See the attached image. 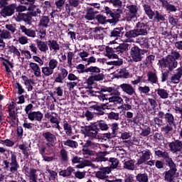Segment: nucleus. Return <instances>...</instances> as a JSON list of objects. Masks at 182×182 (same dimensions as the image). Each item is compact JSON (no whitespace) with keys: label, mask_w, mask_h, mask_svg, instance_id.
Returning <instances> with one entry per match:
<instances>
[{"label":"nucleus","mask_w":182,"mask_h":182,"mask_svg":"<svg viewBox=\"0 0 182 182\" xmlns=\"http://www.w3.org/2000/svg\"><path fill=\"white\" fill-rule=\"evenodd\" d=\"M3 164L5 166L6 169H9V171L11 173H15L20 168L19 163L17 160L16 152H14V151H10V157L5 161H3Z\"/></svg>","instance_id":"1"},{"label":"nucleus","mask_w":182,"mask_h":182,"mask_svg":"<svg viewBox=\"0 0 182 182\" xmlns=\"http://www.w3.org/2000/svg\"><path fill=\"white\" fill-rule=\"evenodd\" d=\"M18 3H20L21 5H18L16 4L15 10L18 14L22 12L28 11H34L36 9V0H16ZM26 5V6H23ZM26 6H28V7Z\"/></svg>","instance_id":"2"},{"label":"nucleus","mask_w":182,"mask_h":182,"mask_svg":"<svg viewBox=\"0 0 182 182\" xmlns=\"http://www.w3.org/2000/svg\"><path fill=\"white\" fill-rule=\"evenodd\" d=\"M89 73H90V75L87 79V84L88 85H92L95 83V81H102L105 77L103 71H102L101 68L97 66L94 68Z\"/></svg>","instance_id":"3"},{"label":"nucleus","mask_w":182,"mask_h":182,"mask_svg":"<svg viewBox=\"0 0 182 182\" xmlns=\"http://www.w3.org/2000/svg\"><path fill=\"white\" fill-rule=\"evenodd\" d=\"M148 53V50L141 49L139 46L134 45L130 50V57L135 63L142 61L144 55Z\"/></svg>","instance_id":"4"},{"label":"nucleus","mask_w":182,"mask_h":182,"mask_svg":"<svg viewBox=\"0 0 182 182\" xmlns=\"http://www.w3.org/2000/svg\"><path fill=\"white\" fill-rule=\"evenodd\" d=\"M105 13L108 18H111L107 19V22L111 24H117L121 18V15L114 9L112 10L109 6H105Z\"/></svg>","instance_id":"5"},{"label":"nucleus","mask_w":182,"mask_h":182,"mask_svg":"<svg viewBox=\"0 0 182 182\" xmlns=\"http://www.w3.org/2000/svg\"><path fill=\"white\" fill-rule=\"evenodd\" d=\"M37 13L33 11H31L30 12L25 13H18V15L15 17V20L16 22L23 21L27 25L31 26L32 24V16H36Z\"/></svg>","instance_id":"6"},{"label":"nucleus","mask_w":182,"mask_h":182,"mask_svg":"<svg viewBox=\"0 0 182 182\" xmlns=\"http://www.w3.org/2000/svg\"><path fill=\"white\" fill-rule=\"evenodd\" d=\"M112 104L108 102L107 103H102L100 105L95 104L90 106V111H96L95 112V114L98 116H102L105 114V110L106 109H112Z\"/></svg>","instance_id":"7"},{"label":"nucleus","mask_w":182,"mask_h":182,"mask_svg":"<svg viewBox=\"0 0 182 182\" xmlns=\"http://www.w3.org/2000/svg\"><path fill=\"white\" fill-rule=\"evenodd\" d=\"M134 28L136 29L137 33L139 36H146L148 35V31L149 30V26L148 23L144 21V19H141L138 21Z\"/></svg>","instance_id":"8"},{"label":"nucleus","mask_w":182,"mask_h":182,"mask_svg":"<svg viewBox=\"0 0 182 182\" xmlns=\"http://www.w3.org/2000/svg\"><path fill=\"white\" fill-rule=\"evenodd\" d=\"M127 9L128 12L126 14V20L127 21H131L134 18H137L138 12L139 8L136 4H129L127 6Z\"/></svg>","instance_id":"9"},{"label":"nucleus","mask_w":182,"mask_h":182,"mask_svg":"<svg viewBox=\"0 0 182 182\" xmlns=\"http://www.w3.org/2000/svg\"><path fill=\"white\" fill-rule=\"evenodd\" d=\"M85 134L91 139L97 138L98 133L100 132L95 124H90V125H85L84 127Z\"/></svg>","instance_id":"10"},{"label":"nucleus","mask_w":182,"mask_h":182,"mask_svg":"<svg viewBox=\"0 0 182 182\" xmlns=\"http://www.w3.org/2000/svg\"><path fill=\"white\" fill-rule=\"evenodd\" d=\"M141 156L139 159H137V162L135 164V166L142 167L144 163H146L149 160L151 159V156H152V153L151 152L150 149H145L141 151Z\"/></svg>","instance_id":"11"},{"label":"nucleus","mask_w":182,"mask_h":182,"mask_svg":"<svg viewBox=\"0 0 182 182\" xmlns=\"http://www.w3.org/2000/svg\"><path fill=\"white\" fill-rule=\"evenodd\" d=\"M68 74V70L66 68L61 67L60 68V72L53 73L54 82L63 84Z\"/></svg>","instance_id":"12"},{"label":"nucleus","mask_w":182,"mask_h":182,"mask_svg":"<svg viewBox=\"0 0 182 182\" xmlns=\"http://www.w3.org/2000/svg\"><path fill=\"white\" fill-rule=\"evenodd\" d=\"M16 9V4H11L2 8L0 14L4 18L12 16L15 14Z\"/></svg>","instance_id":"13"},{"label":"nucleus","mask_w":182,"mask_h":182,"mask_svg":"<svg viewBox=\"0 0 182 182\" xmlns=\"http://www.w3.org/2000/svg\"><path fill=\"white\" fill-rule=\"evenodd\" d=\"M173 141L168 143V148L173 154L181 153L182 154V141L180 139H173Z\"/></svg>","instance_id":"14"},{"label":"nucleus","mask_w":182,"mask_h":182,"mask_svg":"<svg viewBox=\"0 0 182 182\" xmlns=\"http://www.w3.org/2000/svg\"><path fill=\"white\" fill-rule=\"evenodd\" d=\"M164 67L168 68L169 71H173L178 66V62L172 56H166L164 60Z\"/></svg>","instance_id":"15"},{"label":"nucleus","mask_w":182,"mask_h":182,"mask_svg":"<svg viewBox=\"0 0 182 182\" xmlns=\"http://www.w3.org/2000/svg\"><path fill=\"white\" fill-rule=\"evenodd\" d=\"M42 136L47 141L46 145L48 147H50L51 146H53V144H54L57 141V138L55 135L54 134H52V132H50V131H46V132H43Z\"/></svg>","instance_id":"16"},{"label":"nucleus","mask_w":182,"mask_h":182,"mask_svg":"<svg viewBox=\"0 0 182 182\" xmlns=\"http://www.w3.org/2000/svg\"><path fill=\"white\" fill-rule=\"evenodd\" d=\"M119 87L122 90V92H125L127 95H128L129 96L136 95L135 88L133 87V85L132 84L122 83L119 85Z\"/></svg>","instance_id":"17"},{"label":"nucleus","mask_w":182,"mask_h":182,"mask_svg":"<svg viewBox=\"0 0 182 182\" xmlns=\"http://www.w3.org/2000/svg\"><path fill=\"white\" fill-rule=\"evenodd\" d=\"M147 80H144V83H150L151 85H159V77L157 74L153 71H149L146 74Z\"/></svg>","instance_id":"18"},{"label":"nucleus","mask_w":182,"mask_h":182,"mask_svg":"<svg viewBox=\"0 0 182 182\" xmlns=\"http://www.w3.org/2000/svg\"><path fill=\"white\" fill-rule=\"evenodd\" d=\"M108 2L120 16L123 14L124 6L122 0H108Z\"/></svg>","instance_id":"19"},{"label":"nucleus","mask_w":182,"mask_h":182,"mask_svg":"<svg viewBox=\"0 0 182 182\" xmlns=\"http://www.w3.org/2000/svg\"><path fill=\"white\" fill-rule=\"evenodd\" d=\"M99 11L95 10L94 7H87L86 14L85 15V19L87 21L95 20Z\"/></svg>","instance_id":"20"},{"label":"nucleus","mask_w":182,"mask_h":182,"mask_svg":"<svg viewBox=\"0 0 182 182\" xmlns=\"http://www.w3.org/2000/svg\"><path fill=\"white\" fill-rule=\"evenodd\" d=\"M43 118V114L41 111H33L28 114V119L31 121L41 122Z\"/></svg>","instance_id":"21"},{"label":"nucleus","mask_w":182,"mask_h":182,"mask_svg":"<svg viewBox=\"0 0 182 182\" xmlns=\"http://www.w3.org/2000/svg\"><path fill=\"white\" fill-rule=\"evenodd\" d=\"M109 104L111 105H115L117 104H122L124 102L123 99L120 97V92H117L112 97L108 98Z\"/></svg>","instance_id":"22"},{"label":"nucleus","mask_w":182,"mask_h":182,"mask_svg":"<svg viewBox=\"0 0 182 182\" xmlns=\"http://www.w3.org/2000/svg\"><path fill=\"white\" fill-rule=\"evenodd\" d=\"M19 29L21 31V33L29 38H34L36 37V32L32 28H27L24 25H20Z\"/></svg>","instance_id":"23"},{"label":"nucleus","mask_w":182,"mask_h":182,"mask_svg":"<svg viewBox=\"0 0 182 182\" xmlns=\"http://www.w3.org/2000/svg\"><path fill=\"white\" fill-rule=\"evenodd\" d=\"M124 28L123 26L114 28L112 31L110 32L109 36L111 38H118L119 37H123L124 35Z\"/></svg>","instance_id":"24"},{"label":"nucleus","mask_w":182,"mask_h":182,"mask_svg":"<svg viewBox=\"0 0 182 182\" xmlns=\"http://www.w3.org/2000/svg\"><path fill=\"white\" fill-rule=\"evenodd\" d=\"M117 73H115V77L117 79L123 78L127 79L129 77V72L127 70L126 68L117 69L116 70Z\"/></svg>","instance_id":"25"},{"label":"nucleus","mask_w":182,"mask_h":182,"mask_svg":"<svg viewBox=\"0 0 182 182\" xmlns=\"http://www.w3.org/2000/svg\"><path fill=\"white\" fill-rule=\"evenodd\" d=\"M37 48L41 52L46 53L49 50L48 41H43L40 39L36 40Z\"/></svg>","instance_id":"26"},{"label":"nucleus","mask_w":182,"mask_h":182,"mask_svg":"<svg viewBox=\"0 0 182 182\" xmlns=\"http://www.w3.org/2000/svg\"><path fill=\"white\" fill-rule=\"evenodd\" d=\"M75 171V169L73 166H68L66 169H61L59 171V176L63 178L71 177L73 173Z\"/></svg>","instance_id":"27"},{"label":"nucleus","mask_w":182,"mask_h":182,"mask_svg":"<svg viewBox=\"0 0 182 182\" xmlns=\"http://www.w3.org/2000/svg\"><path fill=\"white\" fill-rule=\"evenodd\" d=\"M93 123L99 132H106L109 129L108 124H107L106 121H104L103 119H100V121H97L96 122Z\"/></svg>","instance_id":"28"},{"label":"nucleus","mask_w":182,"mask_h":182,"mask_svg":"<svg viewBox=\"0 0 182 182\" xmlns=\"http://www.w3.org/2000/svg\"><path fill=\"white\" fill-rule=\"evenodd\" d=\"M143 9L148 18L150 20H153L155 16V11H153L151 6L149 4H144L143 5Z\"/></svg>","instance_id":"29"},{"label":"nucleus","mask_w":182,"mask_h":182,"mask_svg":"<svg viewBox=\"0 0 182 182\" xmlns=\"http://www.w3.org/2000/svg\"><path fill=\"white\" fill-rule=\"evenodd\" d=\"M86 65L82 63H80L76 66V69L77 70V73L79 74L88 73L92 71L96 66L91 65L88 68H85Z\"/></svg>","instance_id":"30"},{"label":"nucleus","mask_w":182,"mask_h":182,"mask_svg":"<svg viewBox=\"0 0 182 182\" xmlns=\"http://www.w3.org/2000/svg\"><path fill=\"white\" fill-rule=\"evenodd\" d=\"M47 44L50 51L58 52L60 49V44L56 40H48Z\"/></svg>","instance_id":"31"},{"label":"nucleus","mask_w":182,"mask_h":182,"mask_svg":"<svg viewBox=\"0 0 182 182\" xmlns=\"http://www.w3.org/2000/svg\"><path fill=\"white\" fill-rule=\"evenodd\" d=\"M29 65L31 68V70L34 73V76L36 77H41V70L38 64L36 63L31 62L29 63Z\"/></svg>","instance_id":"32"},{"label":"nucleus","mask_w":182,"mask_h":182,"mask_svg":"<svg viewBox=\"0 0 182 182\" xmlns=\"http://www.w3.org/2000/svg\"><path fill=\"white\" fill-rule=\"evenodd\" d=\"M166 165L168 166L169 169L168 171H173L174 173H176L178 171L177 169V165L175 164V162L173 161L172 158L169 156L166 161H165Z\"/></svg>","instance_id":"33"},{"label":"nucleus","mask_w":182,"mask_h":182,"mask_svg":"<svg viewBox=\"0 0 182 182\" xmlns=\"http://www.w3.org/2000/svg\"><path fill=\"white\" fill-rule=\"evenodd\" d=\"M124 36L126 37V38L128 40H132L139 37V35L134 28V29L127 30L124 34Z\"/></svg>","instance_id":"34"},{"label":"nucleus","mask_w":182,"mask_h":182,"mask_svg":"<svg viewBox=\"0 0 182 182\" xmlns=\"http://www.w3.org/2000/svg\"><path fill=\"white\" fill-rule=\"evenodd\" d=\"M8 53H13V57H17L18 59L21 58V52L14 45L8 46Z\"/></svg>","instance_id":"35"},{"label":"nucleus","mask_w":182,"mask_h":182,"mask_svg":"<svg viewBox=\"0 0 182 182\" xmlns=\"http://www.w3.org/2000/svg\"><path fill=\"white\" fill-rule=\"evenodd\" d=\"M129 46L130 45L128 43H119L117 47H116L115 53H117V54H120V53H123L125 51H128Z\"/></svg>","instance_id":"36"},{"label":"nucleus","mask_w":182,"mask_h":182,"mask_svg":"<svg viewBox=\"0 0 182 182\" xmlns=\"http://www.w3.org/2000/svg\"><path fill=\"white\" fill-rule=\"evenodd\" d=\"M164 119H165L166 123L169 124L170 126L175 125V118L172 113L166 112L164 114Z\"/></svg>","instance_id":"37"},{"label":"nucleus","mask_w":182,"mask_h":182,"mask_svg":"<svg viewBox=\"0 0 182 182\" xmlns=\"http://www.w3.org/2000/svg\"><path fill=\"white\" fill-rule=\"evenodd\" d=\"M176 174V172L166 171L164 172V181L167 182H174V176Z\"/></svg>","instance_id":"38"},{"label":"nucleus","mask_w":182,"mask_h":182,"mask_svg":"<svg viewBox=\"0 0 182 182\" xmlns=\"http://www.w3.org/2000/svg\"><path fill=\"white\" fill-rule=\"evenodd\" d=\"M138 43L139 44L142 50L149 49L150 48L149 39L145 37L139 38Z\"/></svg>","instance_id":"39"},{"label":"nucleus","mask_w":182,"mask_h":182,"mask_svg":"<svg viewBox=\"0 0 182 182\" xmlns=\"http://www.w3.org/2000/svg\"><path fill=\"white\" fill-rule=\"evenodd\" d=\"M107 154H108V152L107 151L104 152H98V154H96V158L95 161L97 162L107 161L108 158H105V156Z\"/></svg>","instance_id":"40"},{"label":"nucleus","mask_w":182,"mask_h":182,"mask_svg":"<svg viewBox=\"0 0 182 182\" xmlns=\"http://www.w3.org/2000/svg\"><path fill=\"white\" fill-rule=\"evenodd\" d=\"M156 92L161 99H167L169 97L168 90L164 88L159 87L157 90H156Z\"/></svg>","instance_id":"41"},{"label":"nucleus","mask_w":182,"mask_h":182,"mask_svg":"<svg viewBox=\"0 0 182 182\" xmlns=\"http://www.w3.org/2000/svg\"><path fill=\"white\" fill-rule=\"evenodd\" d=\"M63 144L64 146L73 149L78 147V142H77V141H73V139H66V141H63Z\"/></svg>","instance_id":"42"},{"label":"nucleus","mask_w":182,"mask_h":182,"mask_svg":"<svg viewBox=\"0 0 182 182\" xmlns=\"http://www.w3.org/2000/svg\"><path fill=\"white\" fill-rule=\"evenodd\" d=\"M124 167L127 170L134 171L135 170V161L134 159H129L124 163Z\"/></svg>","instance_id":"43"},{"label":"nucleus","mask_w":182,"mask_h":182,"mask_svg":"<svg viewBox=\"0 0 182 182\" xmlns=\"http://www.w3.org/2000/svg\"><path fill=\"white\" fill-rule=\"evenodd\" d=\"M155 156H158L159 158H162L164 161L168 157H170L168 152H166V151H160V149L155 151Z\"/></svg>","instance_id":"44"},{"label":"nucleus","mask_w":182,"mask_h":182,"mask_svg":"<svg viewBox=\"0 0 182 182\" xmlns=\"http://www.w3.org/2000/svg\"><path fill=\"white\" fill-rule=\"evenodd\" d=\"M41 73L44 77H50L54 73V70L49 66H44L41 68Z\"/></svg>","instance_id":"45"},{"label":"nucleus","mask_w":182,"mask_h":182,"mask_svg":"<svg viewBox=\"0 0 182 182\" xmlns=\"http://www.w3.org/2000/svg\"><path fill=\"white\" fill-rule=\"evenodd\" d=\"M63 129L66 135L72 136L73 134L72 125H70V124H68V121H63Z\"/></svg>","instance_id":"46"},{"label":"nucleus","mask_w":182,"mask_h":182,"mask_svg":"<svg viewBox=\"0 0 182 182\" xmlns=\"http://www.w3.org/2000/svg\"><path fill=\"white\" fill-rule=\"evenodd\" d=\"M50 23V18L48 16H43L40 20L39 26L45 28L48 27Z\"/></svg>","instance_id":"47"},{"label":"nucleus","mask_w":182,"mask_h":182,"mask_svg":"<svg viewBox=\"0 0 182 182\" xmlns=\"http://www.w3.org/2000/svg\"><path fill=\"white\" fill-rule=\"evenodd\" d=\"M136 180L138 182H149L148 173H138L136 176Z\"/></svg>","instance_id":"48"},{"label":"nucleus","mask_w":182,"mask_h":182,"mask_svg":"<svg viewBox=\"0 0 182 182\" xmlns=\"http://www.w3.org/2000/svg\"><path fill=\"white\" fill-rule=\"evenodd\" d=\"M138 91L141 95H149V93L151 91V88L149 86H147V85L139 86L138 87Z\"/></svg>","instance_id":"49"},{"label":"nucleus","mask_w":182,"mask_h":182,"mask_svg":"<svg viewBox=\"0 0 182 182\" xmlns=\"http://www.w3.org/2000/svg\"><path fill=\"white\" fill-rule=\"evenodd\" d=\"M95 20H96L98 22V23L102 25H104L108 22V19H107V17L102 14L96 15Z\"/></svg>","instance_id":"50"},{"label":"nucleus","mask_w":182,"mask_h":182,"mask_svg":"<svg viewBox=\"0 0 182 182\" xmlns=\"http://www.w3.org/2000/svg\"><path fill=\"white\" fill-rule=\"evenodd\" d=\"M154 20L156 21L157 22L160 21H166V17L165 16L160 13L159 11L156 10L154 12Z\"/></svg>","instance_id":"51"},{"label":"nucleus","mask_w":182,"mask_h":182,"mask_svg":"<svg viewBox=\"0 0 182 182\" xmlns=\"http://www.w3.org/2000/svg\"><path fill=\"white\" fill-rule=\"evenodd\" d=\"M90 95L92 97H97L98 98H101L102 100H107L106 95H104L100 91H95V90H90Z\"/></svg>","instance_id":"52"},{"label":"nucleus","mask_w":182,"mask_h":182,"mask_svg":"<svg viewBox=\"0 0 182 182\" xmlns=\"http://www.w3.org/2000/svg\"><path fill=\"white\" fill-rule=\"evenodd\" d=\"M109 162L110 163L109 168H111L112 170L117 168L119 164V159H117V158H110Z\"/></svg>","instance_id":"53"},{"label":"nucleus","mask_w":182,"mask_h":182,"mask_svg":"<svg viewBox=\"0 0 182 182\" xmlns=\"http://www.w3.org/2000/svg\"><path fill=\"white\" fill-rule=\"evenodd\" d=\"M181 77H182V75L178 72H177L176 73H175L171 77V81L173 84H178L180 82Z\"/></svg>","instance_id":"54"},{"label":"nucleus","mask_w":182,"mask_h":182,"mask_svg":"<svg viewBox=\"0 0 182 182\" xmlns=\"http://www.w3.org/2000/svg\"><path fill=\"white\" fill-rule=\"evenodd\" d=\"M107 118L109 120L118 121V120H119V113L112 111L107 114Z\"/></svg>","instance_id":"55"},{"label":"nucleus","mask_w":182,"mask_h":182,"mask_svg":"<svg viewBox=\"0 0 182 182\" xmlns=\"http://www.w3.org/2000/svg\"><path fill=\"white\" fill-rule=\"evenodd\" d=\"M60 155L61 157V160L64 162L68 161V151L65 149V148H63L60 151Z\"/></svg>","instance_id":"56"},{"label":"nucleus","mask_w":182,"mask_h":182,"mask_svg":"<svg viewBox=\"0 0 182 182\" xmlns=\"http://www.w3.org/2000/svg\"><path fill=\"white\" fill-rule=\"evenodd\" d=\"M58 66V61L55 58H51L48 61V67L53 69V70L57 68Z\"/></svg>","instance_id":"57"},{"label":"nucleus","mask_w":182,"mask_h":182,"mask_svg":"<svg viewBox=\"0 0 182 182\" xmlns=\"http://www.w3.org/2000/svg\"><path fill=\"white\" fill-rule=\"evenodd\" d=\"M38 153L39 154H41L42 156H44L45 155H46V144H39L38 145Z\"/></svg>","instance_id":"58"},{"label":"nucleus","mask_w":182,"mask_h":182,"mask_svg":"<svg viewBox=\"0 0 182 182\" xmlns=\"http://www.w3.org/2000/svg\"><path fill=\"white\" fill-rule=\"evenodd\" d=\"M37 169L35 168H30L29 172H28V177L31 178V181L35 180V178H38Z\"/></svg>","instance_id":"59"},{"label":"nucleus","mask_w":182,"mask_h":182,"mask_svg":"<svg viewBox=\"0 0 182 182\" xmlns=\"http://www.w3.org/2000/svg\"><path fill=\"white\" fill-rule=\"evenodd\" d=\"M0 143L2 145H5L6 147H12L14 146L15 142H14V141H11V139H4V140H1Z\"/></svg>","instance_id":"60"},{"label":"nucleus","mask_w":182,"mask_h":182,"mask_svg":"<svg viewBox=\"0 0 182 182\" xmlns=\"http://www.w3.org/2000/svg\"><path fill=\"white\" fill-rule=\"evenodd\" d=\"M50 123L51 124H58V114L55 112L51 115V117L49 119Z\"/></svg>","instance_id":"61"},{"label":"nucleus","mask_w":182,"mask_h":182,"mask_svg":"<svg viewBox=\"0 0 182 182\" xmlns=\"http://www.w3.org/2000/svg\"><path fill=\"white\" fill-rule=\"evenodd\" d=\"M151 128L150 127L146 126L143 129H141V136L146 137L148 136L151 134Z\"/></svg>","instance_id":"62"},{"label":"nucleus","mask_w":182,"mask_h":182,"mask_svg":"<svg viewBox=\"0 0 182 182\" xmlns=\"http://www.w3.org/2000/svg\"><path fill=\"white\" fill-rule=\"evenodd\" d=\"M46 171L50 174L49 178L55 181L58 176V173L55 171H51L49 168H46Z\"/></svg>","instance_id":"63"},{"label":"nucleus","mask_w":182,"mask_h":182,"mask_svg":"<svg viewBox=\"0 0 182 182\" xmlns=\"http://www.w3.org/2000/svg\"><path fill=\"white\" fill-rule=\"evenodd\" d=\"M73 174L75 175V177L81 180L85 178L86 173L85 172H80V171H74Z\"/></svg>","instance_id":"64"}]
</instances>
